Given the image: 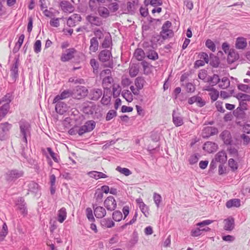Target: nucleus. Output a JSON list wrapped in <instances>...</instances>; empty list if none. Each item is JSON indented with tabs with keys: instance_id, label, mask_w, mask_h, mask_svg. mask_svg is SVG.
Instances as JSON below:
<instances>
[{
	"instance_id": "obj_1",
	"label": "nucleus",
	"mask_w": 250,
	"mask_h": 250,
	"mask_svg": "<svg viewBox=\"0 0 250 250\" xmlns=\"http://www.w3.org/2000/svg\"><path fill=\"white\" fill-rule=\"evenodd\" d=\"M20 127V136L26 145L27 144V138L31 135V127L30 123L25 120H21L19 123Z\"/></svg>"
},
{
	"instance_id": "obj_2",
	"label": "nucleus",
	"mask_w": 250,
	"mask_h": 250,
	"mask_svg": "<svg viewBox=\"0 0 250 250\" xmlns=\"http://www.w3.org/2000/svg\"><path fill=\"white\" fill-rule=\"evenodd\" d=\"M100 77L102 79L103 88L104 89H109L114 82L111 70L109 69L103 70L101 72Z\"/></svg>"
},
{
	"instance_id": "obj_3",
	"label": "nucleus",
	"mask_w": 250,
	"mask_h": 250,
	"mask_svg": "<svg viewBox=\"0 0 250 250\" xmlns=\"http://www.w3.org/2000/svg\"><path fill=\"white\" fill-rule=\"evenodd\" d=\"M23 172L18 169H12L6 173V179L7 181L14 182L19 178L22 177Z\"/></svg>"
},
{
	"instance_id": "obj_4",
	"label": "nucleus",
	"mask_w": 250,
	"mask_h": 250,
	"mask_svg": "<svg viewBox=\"0 0 250 250\" xmlns=\"http://www.w3.org/2000/svg\"><path fill=\"white\" fill-rule=\"evenodd\" d=\"M77 50L74 48L66 49L62 54L61 60L63 62H68L74 58Z\"/></svg>"
},
{
	"instance_id": "obj_5",
	"label": "nucleus",
	"mask_w": 250,
	"mask_h": 250,
	"mask_svg": "<svg viewBox=\"0 0 250 250\" xmlns=\"http://www.w3.org/2000/svg\"><path fill=\"white\" fill-rule=\"evenodd\" d=\"M218 132V129L213 126H206L202 130V136L203 138H208L211 136L217 134Z\"/></svg>"
},
{
	"instance_id": "obj_6",
	"label": "nucleus",
	"mask_w": 250,
	"mask_h": 250,
	"mask_svg": "<svg viewBox=\"0 0 250 250\" xmlns=\"http://www.w3.org/2000/svg\"><path fill=\"white\" fill-rule=\"evenodd\" d=\"M104 206L108 210L113 211L117 207L116 201L113 196H109L104 200Z\"/></svg>"
},
{
	"instance_id": "obj_7",
	"label": "nucleus",
	"mask_w": 250,
	"mask_h": 250,
	"mask_svg": "<svg viewBox=\"0 0 250 250\" xmlns=\"http://www.w3.org/2000/svg\"><path fill=\"white\" fill-rule=\"evenodd\" d=\"M93 208L94 215L97 218H103L106 215V211L104 207L93 205Z\"/></svg>"
},
{
	"instance_id": "obj_8",
	"label": "nucleus",
	"mask_w": 250,
	"mask_h": 250,
	"mask_svg": "<svg viewBox=\"0 0 250 250\" xmlns=\"http://www.w3.org/2000/svg\"><path fill=\"white\" fill-rule=\"evenodd\" d=\"M61 9L65 13H71L74 10V6L71 3L67 0H62L60 3Z\"/></svg>"
},
{
	"instance_id": "obj_9",
	"label": "nucleus",
	"mask_w": 250,
	"mask_h": 250,
	"mask_svg": "<svg viewBox=\"0 0 250 250\" xmlns=\"http://www.w3.org/2000/svg\"><path fill=\"white\" fill-rule=\"evenodd\" d=\"M55 106L56 111L61 115L66 112L68 110L67 104L63 102L58 101L56 102Z\"/></svg>"
},
{
	"instance_id": "obj_10",
	"label": "nucleus",
	"mask_w": 250,
	"mask_h": 250,
	"mask_svg": "<svg viewBox=\"0 0 250 250\" xmlns=\"http://www.w3.org/2000/svg\"><path fill=\"white\" fill-rule=\"evenodd\" d=\"M217 148V144L214 142L209 141L205 143L203 146V149L209 153L215 151Z\"/></svg>"
},
{
	"instance_id": "obj_11",
	"label": "nucleus",
	"mask_w": 250,
	"mask_h": 250,
	"mask_svg": "<svg viewBox=\"0 0 250 250\" xmlns=\"http://www.w3.org/2000/svg\"><path fill=\"white\" fill-rule=\"evenodd\" d=\"M16 204L22 214L25 215L27 214V210L25 206L26 204L22 197L18 198L16 201Z\"/></svg>"
},
{
	"instance_id": "obj_12",
	"label": "nucleus",
	"mask_w": 250,
	"mask_h": 250,
	"mask_svg": "<svg viewBox=\"0 0 250 250\" xmlns=\"http://www.w3.org/2000/svg\"><path fill=\"white\" fill-rule=\"evenodd\" d=\"M224 223V229L226 230L231 231L234 228V219L231 216L225 219Z\"/></svg>"
},
{
	"instance_id": "obj_13",
	"label": "nucleus",
	"mask_w": 250,
	"mask_h": 250,
	"mask_svg": "<svg viewBox=\"0 0 250 250\" xmlns=\"http://www.w3.org/2000/svg\"><path fill=\"white\" fill-rule=\"evenodd\" d=\"M139 7L138 1H128L127 3V13L131 15L134 14Z\"/></svg>"
},
{
	"instance_id": "obj_14",
	"label": "nucleus",
	"mask_w": 250,
	"mask_h": 250,
	"mask_svg": "<svg viewBox=\"0 0 250 250\" xmlns=\"http://www.w3.org/2000/svg\"><path fill=\"white\" fill-rule=\"evenodd\" d=\"M86 19L88 22L93 25L99 26L103 23L101 19L97 16L92 15H88Z\"/></svg>"
},
{
	"instance_id": "obj_15",
	"label": "nucleus",
	"mask_w": 250,
	"mask_h": 250,
	"mask_svg": "<svg viewBox=\"0 0 250 250\" xmlns=\"http://www.w3.org/2000/svg\"><path fill=\"white\" fill-rule=\"evenodd\" d=\"M82 18L79 14H74L69 17L67 21V24L69 27L75 25L76 22L80 21Z\"/></svg>"
},
{
	"instance_id": "obj_16",
	"label": "nucleus",
	"mask_w": 250,
	"mask_h": 250,
	"mask_svg": "<svg viewBox=\"0 0 250 250\" xmlns=\"http://www.w3.org/2000/svg\"><path fill=\"white\" fill-rule=\"evenodd\" d=\"M111 57V53L108 50L101 51L99 55V60L103 62L108 61Z\"/></svg>"
},
{
	"instance_id": "obj_17",
	"label": "nucleus",
	"mask_w": 250,
	"mask_h": 250,
	"mask_svg": "<svg viewBox=\"0 0 250 250\" xmlns=\"http://www.w3.org/2000/svg\"><path fill=\"white\" fill-rule=\"evenodd\" d=\"M214 159L215 162L223 164L227 162V155L225 151L221 150L216 153L215 155Z\"/></svg>"
},
{
	"instance_id": "obj_18",
	"label": "nucleus",
	"mask_w": 250,
	"mask_h": 250,
	"mask_svg": "<svg viewBox=\"0 0 250 250\" xmlns=\"http://www.w3.org/2000/svg\"><path fill=\"white\" fill-rule=\"evenodd\" d=\"M102 94L103 92L101 89H93L90 91L89 97L91 100L96 101L101 97Z\"/></svg>"
},
{
	"instance_id": "obj_19",
	"label": "nucleus",
	"mask_w": 250,
	"mask_h": 250,
	"mask_svg": "<svg viewBox=\"0 0 250 250\" xmlns=\"http://www.w3.org/2000/svg\"><path fill=\"white\" fill-rule=\"evenodd\" d=\"M226 145H230L232 142L231 136L229 131L225 130L220 135Z\"/></svg>"
},
{
	"instance_id": "obj_20",
	"label": "nucleus",
	"mask_w": 250,
	"mask_h": 250,
	"mask_svg": "<svg viewBox=\"0 0 250 250\" xmlns=\"http://www.w3.org/2000/svg\"><path fill=\"white\" fill-rule=\"evenodd\" d=\"M75 93L78 96V99H80L82 97H84L87 95L88 93V90L87 88L83 86H78L76 87Z\"/></svg>"
},
{
	"instance_id": "obj_21",
	"label": "nucleus",
	"mask_w": 250,
	"mask_h": 250,
	"mask_svg": "<svg viewBox=\"0 0 250 250\" xmlns=\"http://www.w3.org/2000/svg\"><path fill=\"white\" fill-rule=\"evenodd\" d=\"M13 99V93L11 92L8 93L5 95H4L1 99H0V105L3 104L10 105V104Z\"/></svg>"
},
{
	"instance_id": "obj_22",
	"label": "nucleus",
	"mask_w": 250,
	"mask_h": 250,
	"mask_svg": "<svg viewBox=\"0 0 250 250\" xmlns=\"http://www.w3.org/2000/svg\"><path fill=\"white\" fill-rule=\"evenodd\" d=\"M87 174L92 178L96 180H98L101 178H106L108 177V176L104 173L97 171H91L88 172Z\"/></svg>"
},
{
	"instance_id": "obj_23",
	"label": "nucleus",
	"mask_w": 250,
	"mask_h": 250,
	"mask_svg": "<svg viewBox=\"0 0 250 250\" xmlns=\"http://www.w3.org/2000/svg\"><path fill=\"white\" fill-rule=\"evenodd\" d=\"M247 45L246 39L243 37H238L236 39L235 47L238 49H244Z\"/></svg>"
},
{
	"instance_id": "obj_24",
	"label": "nucleus",
	"mask_w": 250,
	"mask_h": 250,
	"mask_svg": "<svg viewBox=\"0 0 250 250\" xmlns=\"http://www.w3.org/2000/svg\"><path fill=\"white\" fill-rule=\"evenodd\" d=\"M71 95L70 92L68 90H64L62 92L60 95H57L53 100V103H56L58 101H61L62 100L65 99L69 97Z\"/></svg>"
},
{
	"instance_id": "obj_25",
	"label": "nucleus",
	"mask_w": 250,
	"mask_h": 250,
	"mask_svg": "<svg viewBox=\"0 0 250 250\" xmlns=\"http://www.w3.org/2000/svg\"><path fill=\"white\" fill-rule=\"evenodd\" d=\"M67 217V212L65 208H62L58 211V215H57V220L58 221L62 223L63 221L66 219Z\"/></svg>"
},
{
	"instance_id": "obj_26",
	"label": "nucleus",
	"mask_w": 250,
	"mask_h": 250,
	"mask_svg": "<svg viewBox=\"0 0 250 250\" xmlns=\"http://www.w3.org/2000/svg\"><path fill=\"white\" fill-rule=\"evenodd\" d=\"M172 119L174 124L176 126L182 125L184 122L182 118L177 114L175 111H173L172 113Z\"/></svg>"
},
{
	"instance_id": "obj_27",
	"label": "nucleus",
	"mask_w": 250,
	"mask_h": 250,
	"mask_svg": "<svg viewBox=\"0 0 250 250\" xmlns=\"http://www.w3.org/2000/svg\"><path fill=\"white\" fill-rule=\"evenodd\" d=\"M241 205L240 200L239 199H233L228 201L226 204L227 208H229L232 207L238 208Z\"/></svg>"
},
{
	"instance_id": "obj_28",
	"label": "nucleus",
	"mask_w": 250,
	"mask_h": 250,
	"mask_svg": "<svg viewBox=\"0 0 250 250\" xmlns=\"http://www.w3.org/2000/svg\"><path fill=\"white\" fill-rule=\"evenodd\" d=\"M238 54L234 50L230 49L228 55V62L229 63H232L238 59Z\"/></svg>"
},
{
	"instance_id": "obj_29",
	"label": "nucleus",
	"mask_w": 250,
	"mask_h": 250,
	"mask_svg": "<svg viewBox=\"0 0 250 250\" xmlns=\"http://www.w3.org/2000/svg\"><path fill=\"white\" fill-rule=\"evenodd\" d=\"M207 82L212 86L216 85L220 82V78L217 74H213L212 76H209L207 79Z\"/></svg>"
},
{
	"instance_id": "obj_30",
	"label": "nucleus",
	"mask_w": 250,
	"mask_h": 250,
	"mask_svg": "<svg viewBox=\"0 0 250 250\" xmlns=\"http://www.w3.org/2000/svg\"><path fill=\"white\" fill-rule=\"evenodd\" d=\"M90 45L89 50L92 52H95L98 49L99 42L96 38H92L90 40Z\"/></svg>"
},
{
	"instance_id": "obj_31",
	"label": "nucleus",
	"mask_w": 250,
	"mask_h": 250,
	"mask_svg": "<svg viewBox=\"0 0 250 250\" xmlns=\"http://www.w3.org/2000/svg\"><path fill=\"white\" fill-rule=\"evenodd\" d=\"M18 67L19 62L17 60L13 64L11 69V76L15 81L18 77Z\"/></svg>"
},
{
	"instance_id": "obj_32",
	"label": "nucleus",
	"mask_w": 250,
	"mask_h": 250,
	"mask_svg": "<svg viewBox=\"0 0 250 250\" xmlns=\"http://www.w3.org/2000/svg\"><path fill=\"white\" fill-rule=\"evenodd\" d=\"M8 232V227L6 223H3L2 228H0V241L5 239Z\"/></svg>"
},
{
	"instance_id": "obj_33",
	"label": "nucleus",
	"mask_w": 250,
	"mask_h": 250,
	"mask_svg": "<svg viewBox=\"0 0 250 250\" xmlns=\"http://www.w3.org/2000/svg\"><path fill=\"white\" fill-rule=\"evenodd\" d=\"M0 106V121L5 117L10 109V105L1 104Z\"/></svg>"
},
{
	"instance_id": "obj_34",
	"label": "nucleus",
	"mask_w": 250,
	"mask_h": 250,
	"mask_svg": "<svg viewBox=\"0 0 250 250\" xmlns=\"http://www.w3.org/2000/svg\"><path fill=\"white\" fill-rule=\"evenodd\" d=\"M101 225L104 228H111L114 226L115 223L110 218H104L101 220Z\"/></svg>"
},
{
	"instance_id": "obj_35",
	"label": "nucleus",
	"mask_w": 250,
	"mask_h": 250,
	"mask_svg": "<svg viewBox=\"0 0 250 250\" xmlns=\"http://www.w3.org/2000/svg\"><path fill=\"white\" fill-rule=\"evenodd\" d=\"M98 11L99 15L104 18H106L109 16V11L104 6L99 7Z\"/></svg>"
},
{
	"instance_id": "obj_36",
	"label": "nucleus",
	"mask_w": 250,
	"mask_h": 250,
	"mask_svg": "<svg viewBox=\"0 0 250 250\" xmlns=\"http://www.w3.org/2000/svg\"><path fill=\"white\" fill-rule=\"evenodd\" d=\"M28 190L31 192L37 193L39 191V185L37 183L31 181L28 185Z\"/></svg>"
},
{
	"instance_id": "obj_37",
	"label": "nucleus",
	"mask_w": 250,
	"mask_h": 250,
	"mask_svg": "<svg viewBox=\"0 0 250 250\" xmlns=\"http://www.w3.org/2000/svg\"><path fill=\"white\" fill-rule=\"evenodd\" d=\"M230 85V81L227 77H223L219 82V86L222 89H226Z\"/></svg>"
},
{
	"instance_id": "obj_38",
	"label": "nucleus",
	"mask_w": 250,
	"mask_h": 250,
	"mask_svg": "<svg viewBox=\"0 0 250 250\" xmlns=\"http://www.w3.org/2000/svg\"><path fill=\"white\" fill-rule=\"evenodd\" d=\"M145 82H146L144 78L139 77L135 80V85L140 91L143 88Z\"/></svg>"
},
{
	"instance_id": "obj_39",
	"label": "nucleus",
	"mask_w": 250,
	"mask_h": 250,
	"mask_svg": "<svg viewBox=\"0 0 250 250\" xmlns=\"http://www.w3.org/2000/svg\"><path fill=\"white\" fill-rule=\"evenodd\" d=\"M236 97L240 101V104H244V101H250V95L244 93H238Z\"/></svg>"
},
{
	"instance_id": "obj_40",
	"label": "nucleus",
	"mask_w": 250,
	"mask_h": 250,
	"mask_svg": "<svg viewBox=\"0 0 250 250\" xmlns=\"http://www.w3.org/2000/svg\"><path fill=\"white\" fill-rule=\"evenodd\" d=\"M134 56L137 60L142 61L145 57V52L143 49L138 48L135 50Z\"/></svg>"
},
{
	"instance_id": "obj_41",
	"label": "nucleus",
	"mask_w": 250,
	"mask_h": 250,
	"mask_svg": "<svg viewBox=\"0 0 250 250\" xmlns=\"http://www.w3.org/2000/svg\"><path fill=\"white\" fill-rule=\"evenodd\" d=\"M112 43L111 38L110 34L106 35L104 38V40L102 44V46L104 48L110 47Z\"/></svg>"
},
{
	"instance_id": "obj_42",
	"label": "nucleus",
	"mask_w": 250,
	"mask_h": 250,
	"mask_svg": "<svg viewBox=\"0 0 250 250\" xmlns=\"http://www.w3.org/2000/svg\"><path fill=\"white\" fill-rule=\"evenodd\" d=\"M122 95L128 102H131L133 101V95L128 90H124L122 92Z\"/></svg>"
},
{
	"instance_id": "obj_43",
	"label": "nucleus",
	"mask_w": 250,
	"mask_h": 250,
	"mask_svg": "<svg viewBox=\"0 0 250 250\" xmlns=\"http://www.w3.org/2000/svg\"><path fill=\"white\" fill-rule=\"evenodd\" d=\"M113 96L114 98L118 97L120 94L121 87L118 84H112Z\"/></svg>"
},
{
	"instance_id": "obj_44",
	"label": "nucleus",
	"mask_w": 250,
	"mask_h": 250,
	"mask_svg": "<svg viewBox=\"0 0 250 250\" xmlns=\"http://www.w3.org/2000/svg\"><path fill=\"white\" fill-rule=\"evenodd\" d=\"M12 126V124L8 122H5L0 125V129H1L3 133H6L10 130Z\"/></svg>"
},
{
	"instance_id": "obj_45",
	"label": "nucleus",
	"mask_w": 250,
	"mask_h": 250,
	"mask_svg": "<svg viewBox=\"0 0 250 250\" xmlns=\"http://www.w3.org/2000/svg\"><path fill=\"white\" fill-rule=\"evenodd\" d=\"M200 157L201 156L199 153H194L191 155L188 159V162L189 163V164L194 165L197 163L199 159H200Z\"/></svg>"
},
{
	"instance_id": "obj_46",
	"label": "nucleus",
	"mask_w": 250,
	"mask_h": 250,
	"mask_svg": "<svg viewBox=\"0 0 250 250\" xmlns=\"http://www.w3.org/2000/svg\"><path fill=\"white\" fill-rule=\"evenodd\" d=\"M95 125L96 123L93 120L87 121L84 125V126L86 127V130H87L88 132L93 130L95 127Z\"/></svg>"
},
{
	"instance_id": "obj_47",
	"label": "nucleus",
	"mask_w": 250,
	"mask_h": 250,
	"mask_svg": "<svg viewBox=\"0 0 250 250\" xmlns=\"http://www.w3.org/2000/svg\"><path fill=\"white\" fill-rule=\"evenodd\" d=\"M210 99L212 102H214L218 99L219 95V91L216 89H213L210 92L208 93Z\"/></svg>"
},
{
	"instance_id": "obj_48",
	"label": "nucleus",
	"mask_w": 250,
	"mask_h": 250,
	"mask_svg": "<svg viewBox=\"0 0 250 250\" xmlns=\"http://www.w3.org/2000/svg\"><path fill=\"white\" fill-rule=\"evenodd\" d=\"M116 170L117 171L121 173V174H123L126 176H129V175H130L131 174V172L130 171V170L129 169H128L127 168H125V167L123 168L120 166H118L116 167Z\"/></svg>"
},
{
	"instance_id": "obj_49",
	"label": "nucleus",
	"mask_w": 250,
	"mask_h": 250,
	"mask_svg": "<svg viewBox=\"0 0 250 250\" xmlns=\"http://www.w3.org/2000/svg\"><path fill=\"white\" fill-rule=\"evenodd\" d=\"M228 165L232 171H235L238 169V163L233 159L231 158L229 160Z\"/></svg>"
},
{
	"instance_id": "obj_50",
	"label": "nucleus",
	"mask_w": 250,
	"mask_h": 250,
	"mask_svg": "<svg viewBox=\"0 0 250 250\" xmlns=\"http://www.w3.org/2000/svg\"><path fill=\"white\" fill-rule=\"evenodd\" d=\"M99 4L100 3L97 1V0H90L89 1V6L92 11H95L97 8L98 9Z\"/></svg>"
},
{
	"instance_id": "obj_51",
	"label": "nucleus",
	"mask_w": 250,
	"mask_h": 250,
	"mask_svg": "<svg viewBox=\"0 0 250 250\" xmlns=\"http://www.w3.org/2000/svg\"><path fill=\"white\" fill-rule=\"evenodd\" d=\"M112 218L114 221L119 222L123 219V214L121 211L116 210L112 213Z\"/></svg>"
},
{
	"instance_id": "obj_52",
	"label": "nucleus",
	"mask_w": 250,
	"mask_h": 250,
	"mask_svg": "<svg viewBox=\"0 0 250 250\" xmlns=\"http://www.w3.org/2000/svg\"><path fill=\"white\" fill-rule=\"evenodd\" d=\"M85 212L88 220L90 222H94L95 219L93 214L92 209L90 208H86Z\"/></svg>"
},
{
	"instance_id": "obj_53",
	"label": "nucleus",
	"mask_w": 250,
	"mask_h": 250,
	"mask_svg": "<svg viewBox=\"0 0 250 250\" xmlns=\"http://www.w3.org/2000/svg\"><path fill=\"white\" fill-rule=\"evenodd\" d=\"M47 150L50 155V156L54 161V162L56 163H59L60 161V158L59 155L57 154L54 153L50 147H47Z\"/></svg>"
},
{
	"instance_id": "obj_54",
	"label": "nucleus",
	"mask_w": 250,
	"mask_h": 250,
	"mask_svg": "<svg viewBox=\"0 0 250 250\" xmlns=\"http://www.w3.org/2000/svg\"><path fill=\"white\" fill-rule=\"evenodd\" d=\"M90 64L93 69V72L97 73L99 66L98 62L95 59H92L90 61Z\"/></svg>"
},
{
	"instance_id": "obj_55",
	"label": "nucleus",
	"mask_w": 250,
	"mask_h": 250,
	"mask_svg": "<svg viewBox=\"0 0 250 250\" xmlns=\"http://www.w3.org/2000/svg\"><path fill=\"white\" fill-rule=\"evenodd\" d=\"M206 46L213 52L216 50V46L214 43L210 39H208L206 41Z\"/></svg>"
},
{
	"instance_id": "obj_56",
	"label": "nucleus",
	"mask_w": 250,
	"mask_h": 250,
	"mask_svg": "<svg viewBox=\"0 0 250 250\" xmlns=\"http://www.w3.org/2000/svg\"><path fill=\"white\" fill-rule=\"evenodd\" d=\"M147 57L148 59L156 60L158 58V55L156 51L153 50L149 51L147 53Z\"/></svg>"
},
{
	"instance_id": "obj_57",
	"label": "nucleus",
	"mask_w": 250,
	"mask_h": 250,
	"mask_svg": "<svg viewBox=\"0 0 250 250\" xmlns=\"http://www.w3.org/2000/svg\"><path fill=\"white\" fill-rule=\"evenodd\" d=\"M153 198L157 207L159 208L160 206V204L162 202L161 196L159 194L155 192L153 194Z\"/></svg>"
},
{
	"instance_id": "obj_58",
	"label": "nucleus",
	"mask_w": 250,
	"mask_h": 250,
	"mask_svg": "<svg viewBox=\"0 0 250 250\" xmlns=\"http://www.w3.org/2000/svg\"><path fill=\"white\" fill-rule=\"evenodd\" d=\"M202 229L196 228L192 229L190 232V235L192 237H197L202 234Z\"/></svg>"
},
{
	"instance_id": "obj_59",
	"label": "nucleus",
	"mask_w": 250,
	"mask_h": 250,
	"mask_svg": "<svg viewBox=\"0 0 250 250\" xmlns=\"http://www.w3.org/2000/svg\"><path fill=\"white\" fill-rule=\"evenodd\" d=\"M137 217H138V213H137V211H135V213L134 214V216H133V218H132V219L130 221H129L128 222L126 223L124 225H123L122 226V228L123 229H125V228H126V227L127 226L131 225H132L133 224H134L136 221Z\"/></svg>"
},
{
	"instance_id": "obj_60",
	"label": "nucleus",
	"mask_w": 250,
	"mask_h": 250,
	"mask_svg": "<svg viewBox=\"0 0 250 250\" xmlns=\"http://www.w3.org/2000/svg\"><path fill=\"white\" fill-rule=\"evenodd\" d=\"M42 43L40 40H37L34 44V52L38 54L41 51Z\"/></svg>"
},
{
	"instance_id": "obj_61",
	"label": "nucleus",
	"mask_w": 250,
	"mask_h": 250,
	"mask_svg": "<svg viewBox=\"0 0 250 250\" xmlns=\"http://www.w3.org/2000/svg\"><path fill=\"white\" fill-rule=\"evenodd\" d=\"M117 115V112L115 110H110L107 113L105 119L110 121Z\"/></svg>"
},
{
	"instance_id": "obj_62",
	"label": "nucleus",
	"mask_w": 250,
	"mask_h": 250,
	"mask_svg": "<svg viewBox=\"0 0 250 250\" xmlns=\"http://www.w3.org/2000/svg\"><path fill=\"white\" fill-rule=\"evenodd\" d=\"M161 36L162 37V38L164 40H166L168 38L171 37L173 35V32L172 31H161L160 32Z\"/></svg>"
},
{
	"instance_id": "obj_63",
	"label": "nucleus",
	"mask_w": 250,
	"mask_h": 250,
	"mask_svg": "<svg viewBox=\"0 0 250 250\" xmlns=\"http://www.w3.org/2000/svg\"><path fill=\"white\" fill-rule=\"evenodd\" d=\"M213 222V220H204L201 222L197 223L196 226L197 227H199V228L203 229L204 227L211 224Z\"/></svg>"
},
{
	"instance_id": "obj_64",
	"label": "nucleus",
	"mask_w": 250,
	"mask_h": 250,
	"mask_svg": "<svg viewBox=\"0 0 250 250\" xmlns=\"http://www.w3.org/2000/svg\"><path fill=\"white\" fill-rule=\"evenodd\" d=\"M139 72L138 68L135 65H132L129 68V74L131 77L136 76Z\"/></svg>"
}]
</instances>
